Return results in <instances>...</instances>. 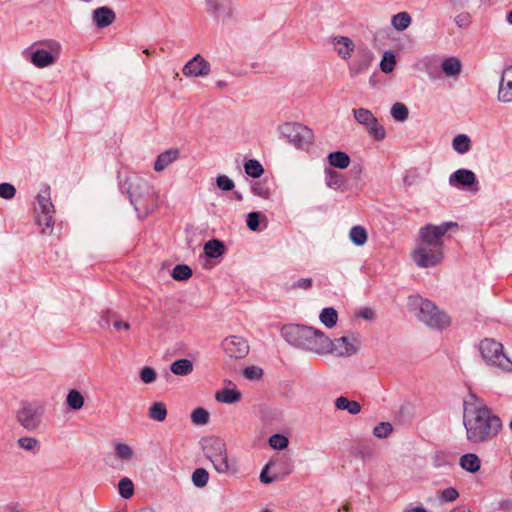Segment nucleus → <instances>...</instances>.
I'll list each match as a JSON object with an SVG mask.
<instances>
[{
    "instance_id": "obj_1",
    "label": "nucleus",
    "mask_w": 512,
    "mask_h": 512,
    "mask_svg": "<svg viewBox=\"0 0 512 512\" xmlns=\"http://www.w3.org/2000/svg\"><path fill=\"white\" fill-rule=\"evenodd\" d=\"M454 228H457V223L452 221L428 223L420 227L409 253L413 264L420 269L440 266L445 260L447 233Z\"/></svg>"
},
{
    "instance_id": "obj_2",
    "label": "nucleus",
    "mask_w": 512,
    "mask_h": 512,
    "mask_svg": "<svg viewBox=\"0 0 512 512\" xmlns=\"http://www.w3.org/2000/svg\"><path fill=\"white\" fill-rule=\"evenodd\" d=\"M463 425L466 439L471 444H484L494 440L503 427L500 417L474 394L464 400Z\"/></svg>"
},
{
    "instance_id": "obj_3",
    "label": "nucleus",
    "mask_w": 512,
    "mask_h": 512,
    "mask_svg": "<svg viewBox=\"0 0 512 512\" xmlns=\"http://www.w3.org/2000/svg\"><path fill=\"white\" fill-rule=\"evenodd\" d=\"M282 337L290 344L319 356L329 354L330 338L321 330L303 325L283 326Z\"/></svg>"
},
{
    "instance_id": "obj_4",
    "label": "nucleus",
    "mask_w": 512,
    "mask_h": 512,
    "mask_svg": "<svg viewBox=\"0 0 512 512\" xmlns=\"http://www.w3.org/2000/svg\"><path fill=\"white\" fill-rule=\"evenodd\" d=\"M407 307L410 313L429 328L443 330L451 324V318L446 312L420 295H411Z\"/></svg>"
},
{
    "instance_id": "obj_5",
    "label": "nucleus",
    "mask_w": 512,
    "mask_h": 512,
    "mask_svg": "<svg viewBox=\"0 0 512 512\" xmlns=\"http://www.w3.org/2000/svg\"><path fill=\"white\" fill-rule=\"evenodd\" d=\"M130 202L139 217H145L157 207L158 195L154 188L144 179L131 177L128 180Z\"/></svg>"
},
{
    "instance_id": "obj_6",
    "label": "nucleus",
    "mask_w": 512,
    "mask_h": 512,
    "mask_svg": "<svg viewBox=\"0 0 512 512\" xmlns=\"http://www.w3.org/2000/svg\"><path fill=\"white\" fill-rule=\"evenodd\" d=\"M62 45L54 39H44L23 50L22 56L38 69L53 66L60 58Z\"/></svg>"
},
{
    "instance_id": "obj_7",
    "label": "nucleus",
    "mask_w": 512,
    "mask_h": 512,
    "mask_svg": "<svg viewBox=\"0 0 512 512\" xmlns=\"http://www.w3.org/2000/svg\"><path fill=\"white\" fill-rule=\"evenodd\" d=\"M34 212L36 223L41 227V233L51 235L54 230L55 207L51 200V188L43 185L35 197Z\"/></svg>"
},
{
    "instance_id": "obj_8",
    "label": "nucleus",
    "mask_w": 512,
    "mask_h": 512,
    "mask_svg": "<svg viewBox=\"0 0 512 512\" xmlns=\"http://www.w3.org/2000/svg\"><path fill=\"white\" fill-rule=\"evenodd\" d=\"M202 449L205 457L209 459L217 473L226 474L229 472L231 465L227 445L223 439L214 436L204 438Z\"/></svg>"
},
{
    "instance_id": "obj_9",
    "label": "nucleus",
    "mask_w": 512,
    "mask_h": 512,
    "mask_svg": "<svg viewBox=\"0 0 512 512\" xmlns=\"http://www.w3.org/2000/svg\"><path fill=\"white\" fill-rule=\"evenodd\" d=\"M479 351L488 365L505 372H512V359L505 354L500 342L486 338L480 342Z\"/></svg>"
},
{
    "instance_id": "obj_10",
    "label": "nucleus",
    "mask_w": 512,
    "mask_h": 512,
    "mask_svg": "<svg viewBox=\"0 0 512 512\" xmlns=\"http://www.w3.org/2000/svg\"><path fill=\"white\" fill-rule=\"evenodd\" d=\"M43 409L32 403H23L16 413L18 423L28 431H35L41 424Z\"/></svg>"
},
{
    "instance_id": "obj_11",
    "label": "nucleus",
    "mask_w": 512,
    "mask_h": 512,
    "mask_svg": "<svg viewBox=\"0 0 512 512\" xmlns=\"http://www.w3.org/2000/svg\"><path fill=\"white\" fill-rule=\"evenodd\" d=\"M358 348L359 340L358 337L354 334L344 335L335 339L330 338L328 355L346 358L356 354Z\"/></svg>"
},
{
    "instance_id": "obj_12",
    "label": "nucleus",
    "mask_w": 512,
    "mask_h": 512,
    "mask_svg": "<svg viewBox=\"0 0 512 512\" xmlns=\"http://www.w3.org/2000/svg\"><path fill=\"white\" fill-rule=\"evenodd\" d=\"M221 348L227 357L235 360L245 358L250 350L248 341L237 335L226 337L221 343Z\"/></svg>"
},
{
    "instance_id": "obj_13",
    "label": "nucleus",
    "mask_w": 512,
    "mask_h": 512,
    "mask_svg": "<svg viewBox=\"0 0 512 512\" xmlns=\"http://www.w3.org/2000/svg\"><path fill=\"white\" fill-rule=\"evenodd\" d=\"M448 183L451 187L456 189L478 191V181L475 173L466 168H461L453 172L449 176Z\"/></svg>"
},
{
    "instance_id": "obj_14",
    "label": "nucleus",
    "mask_w": 512,
    "mask_h": 512,
    "mask_svg": "<svg viewBox=\"0 0 512 512\" xmlns=\"http://www.w3.org/2000/svg\"><path fill=\"white\" fill-rule=\"evenodd\" d=\"M373 61V53L370 49L363 47L357 50V53L351 63L348 65L349 73L356 77L368 70Z\"/></svg>"
},
{
    "instance_id": "obj_15",
    "label": "nucleus",
    "mask_w": 512,
    "mask_h": 512,
    "mask_svg": "<svg viewBox=\"0 0 512 512\" xmlns=\"http://www.w3.org/2000/svg\"><path fill=\"white\" fill-rule=\"evenodd\" d=\"M211 71L210 63L200 54L195 55L183 67L182 72L186 77H205Z\"/></svg>"
},
{
    "instance_id": "obj_16",
    "label": "nucleus",
    "mask_w": 512,
    "mask_h": 512,
    "mask_svg": "<svg viewBox=\"0 0 512 512\" xmlns=\"http://www.w3.org/2000/svg\"><path fill=\"white\" fill-rule=\"evenodd\" d=\"M497 99L503 104L512 103V66H507L501 73Z\"/></svg>"
},
{
    "instance_id": "obj_17",
    "label": "nucleus",
    "mask_w": 512,
    "mask_h": 512,
    "mask_svg": "<svg viewBox=\"0 0 512 512\" xmlns=\"http://www.w3.org/2000/svg\"><path fill=\"white\" fill-rule=\"evenodd\" d=\"M284 137L295 148L307 150L313 142L314 136L312 130H286Z\"/></svg>"
},
{
    "instance_id": "obj_18",
    "label": "nucleus",
    "mask_w": 512,
    "mask_h": 512,
    "mask_svg": "<svg viewBox=\"0 0 512 512\" xmlns=\"http://www.w3.org/2000/svg\"><path fill=\"white\" fill-rule=\"evenodd\" d=\"M210 14L220 20L229 18L232 13L231 0H205Z\"/></svg>"
},
{
    "instance_id": "obj_19",
    "label": "nucleus",
    "mask_w": 512,
    "mask_h": 512,
    "mask_svg": "<svg viewBox=\"0 0 512 512\" xmlns=\"http://www.w3.org/2000/svg\"><path fill=\"white\" fill-rule=\"evenodd\" d=\"M330 42L341 59L348 60L351 58L355 50V45L349 37L334 36L331 38Z\"/></svg>"
},
{
    "instance_id": "obj_20",
    "label": "nucleus",
    "mask_w": 512,
    "mask_h": 512,
    "mask_svg": "<svg viewBox=\"0 0 512 512\" xmlns=\"http://www.w3.org/2000/svg\"><path fill=\"white\" fill-rule=\"evenodd\" d=\"M93 21L99 28H105L112 24L116 18L112 9L103 6L93 11Z\"/></svg>"
},
{
    "instance_id": "obj_21",
    "label": "nucleus",
    "mask_w": 512,
    "mask_h": 512,
    "mask_svg": "<svg viewBox=\"0 0 512 512\" xmlns=\"http://www.w3.org/2000/svg\"><path fill=\"white\" fill-rule=\"evenodd\" d=\"M178 157L179 150L176 148H171L158 155L153 168L156 172H162L167 167H169L173 162H175L178 159Z\"/></svg>"
},
{
    "instance_id": "obj_22",
    "label": "nucleus",
    "mask_w": 512,
    "mask_h": 512,
    "mask_svg": "<svg viewBox=\"0 0 512 512\" xmlns=\"http://www.w3.org/2000/svg\"><path fill=\"white\" fill-rule=\"evenodd\" d=\"M215 399L221 403L233 404L241 399V392L236 387H225L216 392Z\"/></svg>"
},
{
    "instance_id": "obj_23",
    "label": "nucleus",
    "mask_w": 512,
    "mask_h": 512,
    "mask_svg": "<svg viewBox=\"0 0 512 512\" xmlns=\"http://www.w3.org/2000/svg\"><path fill=\"white\" fill-rule=\"evenodd\" d=\"M441 69L447 77H457L462 70V63L457 57H448L441 62Z\"/></svg>"
},
{
    "instance_id": "obj_24",
    "label": "nucleus",
    "mask_w": 512,
    "mask_h": 512,
    "mask_svg": "<svg viewBox=\"0 0 512 512\" xmlns=\"http://www.w3.org/2000/svg\"><path fill=\"white\" fill-rule=\"evenodd\" d=\"M459 464L462 469L470 473H476L481 467V460L476 454L467 453L461 456Z\"/></svg>"
},
{
    "instance_id": "obj_25",
    "label": "nucleus",
    "mask_w": 512,
    "mask_h": 512,
    "mask_svg": "<svg viewBox=\"0 0 512 512\" xmlns=\"http://www.w3.org/2000/svg\"><path fill=\"white\" fill-rule=\"evenodd\" d=\"M335 407L338 410H345L351 415H357L361 412L360 403L354 400H349L345 396H340L336 398Z\"/></svg>"
},
{
    "instance_id": "obj_26",
    "label": "nucleus",
    "mask_w": 512,
    "mask_h": 512,
    "mask_svg": "<svg viewBox=\"0 0 512 512\" xmlns=\"http://www.w3.org/2000/svg\"><path fill=\"white\" fill-rule=\"evenodd\" d=\"M115 455L123 462H130L135 458L134 448L124 442H116L114 444Z\"/></svg>"
},
{
    "instance_id": "obj_27",
    "label": "nucleus",
    "mask_w": 512,
    "mask_h": 512,
    "mask_svg": "<svg viewBox=\"0 0 512 512\" xmlns=\"http://www.w3.org/2000/svg\"><path fill=\"white\" fill-rule=\"evenodd\" d=\"M225 252V246L222 241L213 239L204 244V254L209 258L221 257Z\"/></svg>"
},
{
    "instance_id": "obj_28",
    "label": "nucleus",
    "mask_w": 512,
    "mask_h": 512,
    "mask_svg": "<svg viewBox=\"0 0 512 512\" xmlns=\"http://www.w3.org/2000/svg\"><path fill=\"white\" fill-rule=\"evenodd\" d=\"M354 117L360 125L367 126L368 128H375L376 126L377 119L370 110L364 108L355 109Z\"/></svg>"
},
{
    "instance_id": "obj_29",
    "label": "nucleus",
    "mask_w": 512,
    "mask_h": 512,
    "mask_svg": "<svg viewBox=\"0 0 512 512\" xmlns=\"http://www.w3.org/2000/svg\"><path fill=\"white\" fill-rule=\"evenodd\" d=\"M17 446L22 450L30 452L32 454H38L41 449V444L39 440L32 436L20 437L17 440Z\"/></svg>"
},
{
    "instance_id": "obj_30",
    "label": "nucleus",
    "mask_w": 512,
    "mask_h": 512,
    "mask_svg": "<svg viewBox=\"0 0 512 512\" xmlns=\"http://www.w3.org/2000/svg\"><path fill=\"white\" fill-rule=\"evenodd\" d=\"M65 403L72 410H80L85 404V399L80 391L71 389L67 393Z\"/></svg>"
},
{
    "instance_id": "obj_31",
    "label": "nucleus",
    "mask_w": 512,
    "mask_h": 512,
    "mask_svg": "<svg viewBox=\"0 0 512 512\" xmlns=\"http://www.w3.org/2000/svg\"><path fill=\"white\" fill-rule=\"evenodd\" d=\"M170 370L175 375L186 376L193 371V364L188 359H179L171 364Z\"/></svg>"
},
{
    "instance_id": "obj_32",
    "label": "nucleus",
    "mask_w": 512,
    "mask_h": 512,
    "mask_svg": "<svg viewBox=\"0 0 512 512\" xmlns=\"http://www.w3.org/2000/svg\"><path fill=\"white\" fill-rule=\"evenodd\" d=\"M319 319L326 328L331 329L337 324L338 313L334 308L326 307L320 312Z\"/></svg>"
},
{
    "instance_id": "obj_33",
    "label": "nucleus",
    "mask_w": 512,
    "mask_h": 512,
    "mask_svg": "<svg viewBox=\"0 0 512 512\" xmlns=\"http://www.w3.org/2000/svg\"><path fill=\"white\" fill-rule=\"evenodd\" d=\"M349 239L356 246H363L368 239L367 231L360 225L353 226L349 231Z\"/></svg>"
},
{
    "instance_id": "obj_34",
    "label": "nucleus",
    "mask_w": 512,
    "mask_h": 512,
    "mask_svg": "<svg viewBox=\"0 0 512 512\" xmlns=\"http://www.w3.org/2000/svg\"><path fill=\"white\" fill-rule=\"evenodd\" d=\"M412 22V18L408 12H399L395 14L391 19V25L397 31L406 30Z\"/></svg>"
},
{
    "instance_id": "obj_35",
    "label": "nucleus",
    "mask_w": 512,
    "mask_h": 512,
    "mask_svg": "<svg viewBox=\"0 0 512 512\" xmlns=\"http://www.w3.org/2000/svg\"><path fill=\"white\" fill-rule=\"evenodd\" d=\"M328 161L335 168L345 169L350 164V157L344 152L337 151L328 155Z\"/></svg>"
},
{
    "instance_id": "obj_36",
    "label": "nucleus",
    "mask_w": 512,
    "mask_h": 512,
    "mask_svg": "<svg viewBox=\"0 0 512 512\" xmlns=\"http://www.w3.org/2000/svg\"><path fill=\"white\" fill-rule=\"evenodd\" d=\"M325 182L332 189H341L345 183L343 176L331 169L325 170Z\"/></svg>"
},
{
    "instance_id": "obj_37",
    "label": "nucleus",
    "mask_w": 512,
    "mask_h": 512,
    "mask_svg": "<svg viewBox=\"0 0 512 512\" xmlns=\"http://www.w3.org/2000/svg\"><path fill=\"white\" fill-rule=\"evenodd\" d=\"M148 416L155 421L162 422L167 417V408L163 402H154L148 411Z\"/></svg>"
},
{
    "instance_id": "obj_38",
    "label": "nucleus",
    "mask_w": 512,
    "mask_h": 512,
    "mask_svg": "<svg viewBox=\"0 0 512 512\" xmlns=\"http://www.w3.org/2000/svg\"><path fill=\"white\" fill-rule=\"evenodd\" d=\"M470 146L471 140L466 134H458L452 141L453 149L459 154L468 152Z\"/></svg>"
},
{
    "instance_id": "obj_39",
    "label": "nucleus",
    "mask_w": 512,
    "mask_h": 512,
    "mask_svg": "<svg viewBox=\"0 0 512 512\" xmlns=\"http://www.w3.org/2000/svg\"><path fill=\"white\" fill-rule=\"evenodd\" d=\"M245 173L252 178H259L264 173V168L258 160L250 159L244 164Z\"/></svg>"
},
{
    "instance_id": "obj_40",
    "label": "nucleus",
    "mask_w": 512,
    "mask_h": 512,
    "mask_svg": "<svg viewBox=\"0 0 512 512\" xmlns=\"http://www.w3.org/2000/svg\"><path fill=\"white\" fill-rule=\"evenodd\" d=\"M192 483L197 488H204L209 481V473L204 468H197L192 473Z\"/></svg>"
},
{
    "instance_id": "obj_41",
    "label": "nucleus",
    "mask_w": 512,
    "mask_h": 512,
    "mask_svg": "<svg viewBox=\"0 0 512 512\" xmlns=\"http://www.w3.org/2000/svg\"><path fill=\"white\" fill-rule=\"evenodd\" d=\"M396 66V58L393 52L386 51L380 62V69L383 73L389 74L391 73Z\"/></svg>"
},
{
    "instance_id": "obj_42",
    "label": "nucleus",
    "mask_w": 512,
    "mask_h": 512,
    "mask_svg": "<svg viewBox=\"0 0 512 512\" xmlns=\"http://www.w3.org/2000/svg\"><path fill=\"white\" fill-rule=\"evenodd\" d=\"M269 446L274 450H284L289 445V439L283 434H273L268 439Z\"/></svg>"
},
{
    "instance_id": "obj_43",
    "label": "nucleus",
    "mask_w": 512,
    "mask_h": 512,
    "mask_svg": "<svg viewBox=\"0 0 512 512\" xmlns=\"http://www.w3.org/2000/svg\"><path fill=\"white\" fill-rule=\"evenodd\" d=\"M119 495L124 499H129L134 494V484L131 479L124 477L118 483Z\"/></svg>"
},
{
    "instance_id": "obj_44",
    "label": "nucleus",
    "mask_w": 512,
    "mask_h": 512,
    "mask_svg": "<svg viewBox=\"0 0 512 512\" xmlns=\"http://www.w3.org/2000/svg\"><path fill=\"white\" fill-rule=\"evenodd\" d=\"M192 275V270L189 266L184 264L176 265L172 270V278L177 281L188 280Z\"/></svg>"
},
{
    "instance_id": "obj_45",
    "label": "nucleus",
    "mask_w": 512,
    "mask_h": 512,
    "mask_svg": "<svg viewBox=\"0 0 512 512\" xmlns=\"http://www.w3.org/2000/svg\"><path fill=\"white\" fill-rule=\"evenodd\" d=\"M390 113L396 121L403 122L408 118L409 112L405 104L397 102L392 105Z\"/></svg>"
},
{
    "instance_id": "obj_46",
    "label": "nucleus",
    "mask_w": 512,
    "mask_h": 512,
    "mask_svg": "<svg viewBox=\"0 0 512 512\" xmlns=\"http://www.w3.org/2000/svg\"><path fill=\"white\" fill-rule=\"evenodd\" d=\"M251 192L254 196L260 197L265 200H268L271 196V190L269 186L261 181L253 183L251 187Z\"/></svg>"
},
{
    "instance_id": "obj_47",
    "label": "nucleus",
    "mask_w": 512,
    "mask_h": 512,
    "mask_svg": "<svg viewBox=\"0 0 512 512\" xmlns=\"http://www.w3.org/2000/svg\"><path fill=\"white\" fill-rule=\"evenodd\" d=\"M191 421L198 426L206 425L209 421V412L201 407L196 408L191 413Z\"/></svg>"
},
{
    "instance_id": "obj_48",
    "label": "nucleus",
    "mask_w": 512,
    "mask_h": 512,
    "mask_svg": "<svg viewBox=\"0 0 512 512\" xmlns=\"http://www.w3.org/2000/svg\"><path fill=\"white\" fill-rule=\"evenodd\" d=\"M393 431V427L389 422H381L376 425L373 429V435L376 438L384 439L387 438Z\"/></svg>"
},
{
    "instance_id": "obj_49",
    "label": "nucleus",
    "mask_w": 512,
    "mask_h": 512,
    "mask_svg": "<svg viewBox=\"0 0 512 512\" xmlns=\"http://www.w3.org/2000/svg\"><path fill=\"white\" fill-rule=\"evenodd\" d=\"M260 217L265 219V216L260 212H250L247 215L246 224L251 231H258L260 229Z\"/></svg>"
},
{
    "instance_id": "obj_50",
    "label": "nucleus",
    "mask_w": 512,
    "mask_h": 512,
    "mask_svg": "<svg viewBox=\"0 0 512 512\" xmlns=\"http://www.w3.org/2000/svg\"><path fill=\"white\" fill-rule=\"evenodd\" d=\"M216 185L223 191H231L235 186L234 181L223 174L216 177Z\"/></svg>"
},
{
    "instance_id": "obj_51",
    "label": "nucleus",
    "mask_w": 512,
    "mask_h": 512,
    "mask_svg": "<svg viewBox=\"0 0 512 512\" xmlns=\"http://www.w3.org/2000/svg\"><path fill=\"white\" fill-rule=\"evenodd\" d=\"M16 195V188L10 183H0V198L10 200Z\"/></svg>"
},
{
    "instance_id": "obj_52",
    "label": "nucleus",
    "mask_w": 512,
    "mask_h": 512,
    "mask_svg": "<svg viewBox=\"0 0 512 512\" xmlns=\"http://www.w3.org/2000/svg\"><path fill=\"white\" fill-rule=\"evenodd\" d=\"M140 379L145 384H151L156 380V372L151 367H144L140 371Z\"/></svg>"
},
{
    "instance_id": "obj_53",
    "label": "nucleus",
    "mask_w": 512,
    "mask_h": 512,
    "mask_svg": "<svg viewBox=\"0 0 512 512\" xmlns=\"http://www.w3.org/2000/svg\"><path fill=\"white\" fill-rule=\"evenodd\" d=\"M244 376L250 380H256L262 377L263 370L257 366H248L243 371Z\"/></svg>"
},
{
    "instance_id": "obj_54",
    "label": "nucleus",
    "mask_w": 512,
    "mask_h": 512,
    "mask_svg": "<svg viewBox=\"0 0 512 512\" xmlns=\"http://www.w3.org/2000/svg\"><path fill=\"white\" fill-rule=\"evenodd\" d=\"M458 496L457 490L453 487L446 488L441 492V500L445 502H452L456 500Z\"/></svg>"
},
{
    "instance_id": "obj_55",
    "label": "nucleus",
    "mask_w": 512,
    "mask_h": 512,
    "mask_svg": "<svg viewBox=\"0 0 512 512\" xmlns=\"http://www.w3.org/2000/svg\"><path fill=\"white\" fill-rule=\"evenodd\" d=\"M272 465H273V462L269 461L268 463L265 464V466L263 467V469L260 473V477H259L260 481L264 484H270L275 480V477H270L268 475V471L272 467Z\"/></svg>"
},
{
    "instance_id": "obj_56",
    "label": "nucleus",
    "mask_w": 512,
    "mask_h": 512,
    "mask_svg": "<svg viewBox=\"0 0 512 512\" xmlns=\"http://www.w3.org/2000/svg\"><path fill=\"white\" fill-rule=\"evenodd\" d=\"M455 24L460 28H466L470 24V14L463 12L455 17Z\"/></svg>"
},
{
    "instance_id": "obj_57",
    "label": "nucleus",
    "mask_w": 512,
    "mask_h": 512,
    "mask_svg": "<svg viewBox=\"0 0 512 512\" xmlns=\"http://www.w3.org/2000/svg\"><path fill=\"white\" fill-rule=\"evenodd\" d=\"M295 288H300L304 290H308L312 287V279L311 278H302L296 281L293 285Z\"/></svg>"
},
{
    "instance_id": "obj_58",
    "label": "nucleus",
    "mask_w": 512,
    "mask_h": 512,
    "mask_svg": "<svg viewBox=\"0 0 512 512\" xmlns=\"http://www.w3.org/2000/svg\"><path fill=\"white\" fill-rule=\"evenodd\" d=\"M371 136L377 140L381 141L386 137V130H369Z\"/></svg>"
},
{
    "instance_id": "obj_59",
    "label": "nucleus",
    "mask_w": 512,
    "mask_h": 512,
    "mask_svg": "<svg viewBox=\"0 0 512 512\" xmlns=\"http://www.w3.org/2000/svg\"><path fill=\"white\" fill-rule=\"evenodd\" d=\"M113 326L116 330H129L130 329L129 323L121 321V320L115 321Z\"/></svg>"
},
{
    "instance_id": "obj_60",
    "label": "nucleus",
    "mask_w": 512,
    "mask_h": 512,
    "mask_svg": "<svg viewBox=\"0 0 512 512\" xmlns=\"http://www.w3.org/2000/svg\"><path fill=\"white\" fill-rule=\"evenodd\" d=\"M359 315L364 319L372 320L374 318V311L371 309H364Z\"/></svg>"
},
{
    "instance_id": "obj_61",
    "label": "nucleus",
    "mask_w": 512,
    "mask_h": 512,
    "mask_svg": "<svg viewBox=\"0 0 512 512\" xmlns=\"http://www.w3.org/2000/svg\"><path fill=\"white\" fill-rule=\"evenodd\" d=\"M404 512H429L422 506L408 507L404 510Z\"/></svg>"
},
{
    "instance_id": "obj_62",
    "label": "nucleus",
    "mask_w": 512,
    "mask_h": 512,
    "mask_svg": "<svg viewBox=\"0 0 512 512\" xmlns=\"http://www.w3.org/2000/svg\"><path fill=\"white\" fill-rule=\"evenodd\" d=\"M216 86L220 89H223L227 86V82L226 81H223V80H218L216 82Z\"/></svg>"
},
{
    "instance_id": "obj_63",
    "label": "nucleus",
    "mask_w": 512,
    "mask_h": 512,
    "mask_svg": "<svg viewBox=\"0 0 512 512\" xmlns=\"http://www.w3.org/2000/svg\"><path fill=\"white\" fill-rule=\"evenodd\" d=\"M135 512H155V511L150 507H144L139 510H136Z\"/></svg>"
},
{
    "instance_id": "obj_64",
    "label": "nucleus",
    "mask_w": 512,
    "mask_h": 512,
    "mask_svg": "<svg viewBox=\"0 0 512 512\" xmlns=\"http://www.w3.org/2000/svg\"><path fill=\"white\" fill-rule=\"evenodd\" d=\"M507 21L512 25V11L508 13Z\"/></svg>"
}]
</instances>
